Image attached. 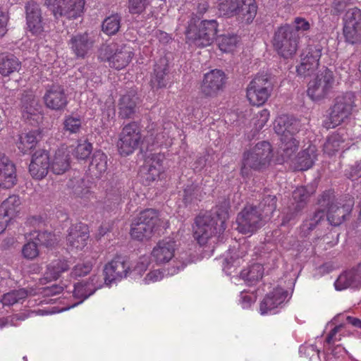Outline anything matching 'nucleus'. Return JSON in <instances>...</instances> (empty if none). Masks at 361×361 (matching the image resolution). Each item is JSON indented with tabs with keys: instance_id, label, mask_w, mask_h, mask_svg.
I'll list each match as a JSON object with an SVG mask.
<instances>
[{
	"instance_id": "nucleus-1",
	"label": "nucleus",
	"mask_w": 361,
	"mask_h": 361,
	"mask_svg": "<svg viewBox=\"0 0 361 361\" xmlns=\"http://www.w3.org/2000/svg\"><path fill=\"white\" fill-rule=\"evenodd\" d=\"M276 208V198L274 195L266 196L257 208L247 205L237 216V229L243 234L252 235L262 227L267 219H269Z\"/></svg>"
},
{
	"instance_id": "nucleus-2",
	"label": "nucleus",
	"mask_w": 361,
	"mask_h": 361,
	"mask_svg": "<svg viewBox=\"0 0 361 361\" xmlns=\"http://www.w3.org/2000/svg\"><path fill=\"white\" fill-rule=\"evenodd\" d=\"M274 130L281 135L283 150L281 157L278 158L276 161L279 164L288 161L298 147V142L293 137V134L298 131V121L288 115L279 116L275 120Z\"/></svg>"
},
{
	"instance_id": "nucleus-3",
	"label": "nucleus",
	"mask_w": 361,
	"mask_h": 361,
	"mask_svg": "<svg viewBox=\"0 0 361 361\" xmlns=\"http://www.w3.org/2000/svg\"><path fill=\"white\" fill-rule=\"evenodd\" d=\"M177 247L176 240L171 238H166L159 240L151 252V259L157 265L172 262L173 266L167 269L166 275H175L183 270L187 264V262L180 260L176 256Z\"/></svg>"
},
{
	"instance_id": "nucleus-4",
	"label": "nucleus",
	"mask_w": 361,
	"mask_h": 361,
	"mask_svg": "<svg viewBox=\"0 0 361 361\" xmlns=\"http://www.w3.org/2000/svg\"><path fill=\"white\" fill-rule=\"evenodd\" d=\"M319 203L321 206L327 207V220L331 225L336 226L341 224L345 216L350 213L354 200L350 197L335 200L334 192L328 190L322 194Z\"/></svg>"
},
{
	"instance_id": "nucleus-5",
	"label": "nucleus",
	"mask_w": 361,
	"mask_h": 361,
	"mask_svg": "<svg viewBox=\"0 0 361 361\" xmlns=\"http://www.w3.org/2000/svg\"><path fill=\"white\" fill-rule=\"evenodd\" d=\"M226 218H228V214L225 212L223 217L220 218L221 225L217 228L215 226L217 223L211 218L210 215L204 214L197 216L193 228V236L197 243L200 245H204L209 242L216 243L220 234L226 229L224 221L222 219H226Z\"/></svg>"
},
{
	"instance_id": "nucleus-6",
	"label": "nucleus",
	"mask_w": 361,
	"mask_h": 361,
	"mask_svg": "<svg viewBox=\"0 0 361 361\" xmlns=\"http://www.w3.org/2000/svg\"><path fill=\"white\" fill-rule=\"evenodd\" d=\"M273 159L269 142L262 141L243 154L241 173L247 176L250 169L259 170L267 167Z\"/></svg>"
},
{
	"instance_id": "nucleus-7",
	"label": "nucleus",
	"mask_w": 361,
	"mask_h": 361,
	"mask_svg": "<svg viewBox=\"0 0 361 361\" xmlns=\"http://www.w3.org/2000/svg\"><path fill=\"white\" fill-rule=\"evenodd\" d=\"M298 34L294 28L285 24L275 31L272 45L277 54L284 59H291L296 54L299 44Z\"/></svg>"
},
{
	"instance_id": "nucleus-8",
	"label": "nucleus",
	"mask_w": 361,
	"mask_h": 361,
	"mask_svg": "<svg viewBox=\"0 0 361 361\" xmlns=\"http://www.w3.org/2000/svg\"><path fill=\"white\" fill-rule=\"evenodd\" d=\"M255 0H219L220 15L235 16L242 23H252L257 14Z\"/></svg>"
},
{
	"instance_id": "nucleus-9",
	"label": "nucleus",
	"mask_w": 361,
	"mask_h": 361,
	"mask_svg": "<svg viewBox=\"0 0 361 361\" xmlns=\"http://www.w3.org/2000/svg\"><path fill=\"white\" fill-rule=\"evenodd\" d=\"M355 109V97L353 92L338 95L330 109L329 116L324 121L326 128H334L348 118Z\"/></svg>"
},
{
	"instance_id": "nucleus-10",
	"label": "nucleus",
	"mask_w": 361,
	"mask_h": 361,
	"mask_svg": "<svg viewBox=\"0 0 361 361\" xmlns=\"http://www.w3.org/2000/svg\"><path fill=\"white\" fill-rule=\"evenodd\" d=\"M133 56V49L126 44H104L102 46L99 52V59L107 62L111 68L116 70H121L128 66Z\"/></svg>"
},
{
	"instance_id": "nucleus-11",
	"label": "nucleus",
	"mask_w": 361,
	"mask_h": 361,
	"mask_svg": "<svg viewBox=\"0 0 361 361\" xmlns=\"http://www.w3.org/2000/svg\"><path fill=\"white\" fill-rule=\"evenodd\" d=\"M217 27L215 20H202L198 25H192L191 22L186 30L187 42L198 47L209 46L216 38Z\"/></svg>"
},
{
	"instance_id": "nucleus-12",
	"label": "nucleus",
	"mask_w": 361,
	"mask_h": 361,
	"mask_svg": "<svg viewBox=\"0 0 361 361\" xmlns=\"http://www.w3.org/2000/svg\"><path fill=\"white\" fill-rule=\"evenodd\" d=\"M272 91L270 75L259 73L250 82L246 90V97L253 106H262L269 99Z\"/></svg>"
},
{
	"instance_id": "nucleus-13",
	"label": "nucleus",
	"mask_w": 361,
	"mask_h": 361,
	"mask_svg": "<svg viewBox=\"0 0 361 361\" xmlns=\"http://www.w3.org/2000/svg\"><path fill=\"white\" fill-rule=\"evenodd\" d=\"M158 214L152 209L140 213L132 223L130 235L134 239L143 240L149 238L158 226Z\"/></svg>"
},
{
	"instance_id": "nucleus-14",
	"label": "nucleus",
	"mask_w": 361,
	"mask_h": 361,
	"mask_svg": "<svg viewBox=\"0 0 361 361\" xmlns=\"http://www.w3.org/2000/svg\"><path fill=\"white\" fill-rule=\"evenodd\" d=\"M102 287V279L99 276L93 275L88 281H82L74 284V288L72 292V296L76 299H79L78 302L73 303L66 307L62 309H57L54 307L51 311H44L39 310L38 311L39 314H49L60 312L64 310H69L74 307L78 304L81 303L84 300L92 295L97 289Z\"/></svg>"
},
{
	"instance_id": "nucleus-15",
	"label": "nucleus",
	"mask_w": 361,
	"mask_h": 361,
	"mask_svg": "<svg viewBox=\"0 0 361 361\" xmlns=\"http://www.w3.org/2000/svg\"><path fill=\"white\" fill-rule=\"evenodd\" d=\"M55 18H77L84 12L85 0H44Z\"/></svg>"
},
{
	"instance_id": "nucleus-16",
	"label": "nucleus",
	"mask_w": 361,
	"mask_h": 361,
	"mask_svg": "<svg viewBox=\"0 0 361 361\" xmlns=\"http://www.w3.org/2000/svg\"><path fill=\"white\" fill-rule=\"evenodd\" d=\"M142 135L139 125L131 122L126 125L117 142L118 152L122 156H128L134 152L141 142Z\"/></svg>"
},
{
	"instance_id": "nucleus-17",
	"label": "nucleus",
	"mask_w": 361,
	"mask_h": 361,
	"mask_svg": "<svg viewBox=\"0 0 361 361\" xmlns=\"http://www.w3.org/2000/svg\"><path fill=\"white\" fill-rule=\"evenodd\" d=\"M334 83L332 71L326 68L320 71L315 78L309 82L307 95L313 101H319L331 92Z\"/></svg>"
},
{
	"instance_id": "nucleus-18",
	"label": "nucleus",
	"mask_w": 361,
	"mask_h": 361,
	"mask_svg": "<svg viewBox=\"0 0 361 361\" xmlns=\"http://www.w3.org/2000/svg\"><path fill=\"white\" fill-rule=\"evenodd\" d=\"M343 35L345 41L351 44L361 43V10L349 9L344 17Z\"/></svg>"
},
{
	"instance_id": "nucleus-19",
	"label": "nucleus",
	"mask_w": 361,
	"mask_h": 361,
	"mask_svg": "<svg viewBox=\"0 0 361 361\" xmlns=\"http://www.w3.org/2000/svg\"><path fill=\"white\" fill-rule=\"evenodd\" d=\"M322 56L320 45L309 46L302 55L301 63L297 67L299 75L307 77L311 75L319 66V61Z\"/></svg>"
},
{
	"instance_id": "nucleus-20",
	"label": "nucleus",
	"mask_w": 361,
	"mask_h": 361,
	"mask_svg": "<svg viewBox=\"0 0 361 361\" xmlns=\"http://www.w3.org/2000/svg\"><path fill=\"white\" fill-rule=\"evenodd\" d=\"M164 156L161 154H152L145 159L141 169V176L146 184H150L159 179L164 172Z\"/></svg>"
},
{
	"instance_id": "nucleus-21",
	"label": "nucleus",
	"mask_w": 361,
	"mask_h": 361,
	"mask_svg": "<svg viewBox=\"0 0 361 361\" xmlns=\"http://www.w3.org/2000/svg\"><path fill=\"white\" fill-rule=\"evenodd\" d=\"M129 263L121 257H116L106 264L104 269V281L109 285L111 282L128 277Z\"/></svg>"
},
{
	"instance_id": "nucleus-22",
	"label": "nucleus",
	"mask_w": 361,
	"mask_h": 361,
	"mask_svg": "<svg viewBox=\"0 0 361 361\" xmlns=\"http://www.w3.org/2000/svg\"><path fill=\"white\" fill-rule=\"evenodd\" d=\"M287 291L281 287H276L266 295L260 303L261 314H276L278 308H281L287 298Z\"/></svg>"
},
{
	"instance_id": "nucleus-23",
	"label": "nucleus",
	"mask_w": 361,
	"mask_h": 361,
	"mask_svg": "<svg viewBox=\"0 0 361 361\" xmlns=\"http://www.w3.org/2000/svg\"><path fill=\"white\" fill-rule=\"evenodd\" d=\"M226 82L224 73L219 69L212 70L204 74L202 92L207 96H215L221 91Z\"/></svg>"
},
{
	"instance_id": "nucleus-24",
	"label": "nucleus",
	"mask_w": 361,
	"mask_h": 361,
	"mask_svg": "<svg viewBox=\"0 0 361 361\" xmlns=\"http://www.w3.org/2000/svg\"><path fill=\"white\" fill-rule=\"evenodd\" d=\"M49 168H51V164L48 152L44 149L36 151L32 157L29 166L31 176L35 179L41 180L47 175Z\"/></svg>"
},
{
	"instance_id": "nucleus-25",
	"label": "nucleus",
	"mask_w": 361,
	"mask_h": 361,
	"mask_svg": "<svg viewBox=\"0 0 361 361\" xmlns=\"http://www.w3.org/2000/svg\"><path fill=\"white\" fill-rule=\"evenodd\" d=\"M18 182L16 167L4 154H0V188L11 189Z\"/></svg>"
},
{
	"instance_id": "nucleus-26",
	"label": "nucleus",
	"mask_w": 361,
	"mask_h": 361,
	"mask_svg": "<svg viewBox=\"0 0 361 361\" xmlns=\"http://www.w3.org/2000/svg\"><path fill=\"white\" fill-rule=\"evenodd\" d=\"M44 101L46 106L52 110H62L68 104L67 95L59 85H52L47 89Z\"/></svg>"
},
{
	"instance_id": "nucleus-27",
	"label": "nucleus",
	"mask_w": 361,
	"mask_h": 361,
	"mask_svg": "<svg viewBox=\"0 0 361 361\" xmlns=\"http://www.w3.org/2000/svg\"><path fill=\"white\" fill-rule=\"evenodd\" d=\"M26 23L28 30L35 35H39L44 31L42 12L39 5L29 1L25 6Z\"/></svg>"
},
{
	"instance_id": "nucleus-28",
	"label": "nucleus",
	"mask_w": 361,
	"mask_h": 361,
	"mask_svg": "<svg viewBox=\"0 0 361 361\" xmlns=\"http://www.w3.org/2000/svg\"><path fill=\"white\" fill-rule=\"evenodd\" d=\"M22 116L30 124L38 123L42 118L38 99L32 94H26L22 98Z\"/></svg>"
},
{
	"instance_id": "nucleus-29",
	"label": "nucleus",
	"mask_w": 361,
	"mask_h": 361,
	"mask_svg": "<svg viewBox=\"0 0 361 361\" xmlns=\"http://www.w3.org/2000/svg\"><path fill=\"white\" fill-rule=\"evenodd\" d=\"M93 40L87 32L78 33L71 37L68 45L78 58H85L93 47Z\"/></svg>"
},
{
	"instance_id": "nucleus-30",
	"label": "nucleus",
	"mask_w": 361,
	"mask_h": 361,
	"mask_svg": "<svg viewBox=\"0 0 361 361\" xmlns=\"http://www.w3.org/2000/svg\"><path fill=\"white\" fill-rule=\"evenodd\" d=\"M88 239L89 229L87 225L79 223L70 228L67 241L71 248L83 249L87 245Z\"/></svg>"
},
{
	"instance_id": "nucleus-31",
	"label": "nucleus",
	"mask_w": 361,
	"mask_h": 361,
	"mask_svg": "<svg viewBox=\"0 0 361 361\" xmlns=\"http://www.w3.org/2000/svg\"><path fill=\"white\" fill-rule=\"evenodd\" d=\"M351 145V141L349 140L348 135L339 132L332 134L328 137L324 145V151L331 156L339 150L349 149Z\"/></svg>"
},
{
	"instance_id": "nucleus-32",
	"label": "nucleus",
	"mask_w": 361,
	"mask_h": 361,
	"mask_svg": "<svg viewBox=\"0 0 361 361\" xmlns=\"http://www.w3.org/2000/svg\"><path fill=\"white\" fill-rule=\"evenodd\" d=\"M338 290L348 288H358L361 286V273L357 269H352L341 274L334 283Z\"/></svg>"
},
{
	"instance_id": "nucleus-33",
	"label": "nucleus",
	"mask_w": 361,
	"mask_h": 361,
	"mask_svg": "<svg viewBox=\"0 0 361 361\" xmlns=\"http://www.w3.org/2000/svg\"><path fill=\"white\" fill-rule=\"evenodd\" d=\"M317 147L310 145L309 147L300 152L293 161L294 169L298 171H305L311 168L316 159Z\"/></svg>"
},
{
	"instance_id": "nucleus-34",
	"label": "nucleus",
	"mask_w": 361,
	"mask_h": 361,
	"mask_svg": "<svg viewBox=\"0 0 361 361\" xmlns=\"http://www.w3.org/2000/svg\"><path fill=\"white\" fill-rule=\"evenodd\" d=\"M69 151L68 148L62 146L59 148L51 160V169L55 174H62L69 168Z\"/></svg>"
},
{
	"instance_id": "nucleus-35",
	"label": "nucleus",
	"mask_w": 361,
	"mask_h": 361,
	"mask_svg": "<svg viewBox=\"0 0 361 361\" xmlns=\"http://www.w3.org/2000/svg\"><path fill=\"white\" fill-rule=\"evenodd\" d=\"M21 203V199L18 195H10L0 204V213L10 221L20 214Z\"/></svg>"
},
{
	"instance_id": "nucleus-36",
	"label": "nucleus",
	"mask_w": 361,
	"mask_h": 361,
	"mask_svg": "<svg viewBox=\"0 0 361 361\" xmlns=\"http://www.w3.org/2000/svg\"><path fill=\"white\" fill-rule=\"evenodd\" d=\"M42 134V130L37 129L22 133L16 142L17 147L23 154L28 153L37 144V137Z\"/></svg>"
},
{
	"instance_id": "nucleus-37",
	"label": "nucleus",
	"mask_w": 361,
	"mask_h": 361,
	"mask_svg": "<svg viewBox=\"0 0 361 361\" xmlns=\"http://www.w3.org/2000/svg\"><path fill=\"white\" fill-rule=\"evenodd\" d=\"M68 268L69 264L66 260L56 259L52 261L47 267L44 278L42 279V283L56 280L61 274L67 271Z\"/></svg>"
},
{
	"instance_id": "nucleus-38",
	"label": "nucleus",
	"mask_w": 361,
	"mask_h": 361,
	"mask_svg": "<svg viewBox=\"0 0 361 361\" xmlns=\"http://www.w3.org/2000/svg\"><path fill=\"white\" fill-rule=\"evenodd\" d=\"M137 97L134 94L122 96L119 102V115L123 118L131 117L135 112Z\"/></svg>"
},
{
	"instance_id": "nucleus-39",
	"label": "nucleus",
	"mask_w": 361,
	"mask_h": 361,
	"mask_svg": "<svg viewBox=\"0 0 361 361\" xmlns=\"http://www.w3.org/2000/svg\"><path fill=\"white\" fill-rule=\"evenodd\" d=\"M167 64L165 59H161L159 63L155 65L154 74L152 76L150 83L152 88H161L166 85Z\"/></svg>"
},
{
	"instance_id": "nucleus-40",
	"label": "nucleus",
	"mask_w": 361,
	"mask_h": 361,
	"mask_svg": "<svg viewBox=\"0 0 361 361\" xmlns=\"http://www.w3.org/2000/svg\"><path fill=\"white\" fill-rule=\"evenodd\" d=\"M336 319H334L331 322L327 324V327H331V329L328 334L326 342L327 344H334L337 341L341 340L343 336L349 335L350 329L346 324H335Z\"/></svg>"
},
{
	"instance_id": "nucleus-41",
	"label": "nucleus",
	"mask_w": 361,
	"mask_h": 361,
	"mask_svg": "<svg viewBox=\"0 0 361 361\" xmlns=\"http://www.w3.org/2000/svg\"><path fill=\"white\" fill-rule=\"evenodd\" d=\"M149 264V258L147 256L140 257L137 262L129 264L128 277L134 280H141Z\"/></svg>"
},
{
	"instance_id": "nucleus-42",
	"label": "nucleus",
	"mask_w": 361,
	"mask_h": 361,
	"mask_svg": "<svg viewBox=\"0 0 361 361\" xmlns=\"http://www.w3.org/2000/svg\"><path fill=\"white\" fill-rule=\"evenodd\" d=\"M20 62L13 55H6L0 59V73L4 76H8L12 73L18 71Z\"/></svg>"
},
{
	"instance_id": "nucleus-43",
	"label": "nucleus",
	"mask_w": 361,
	"mask_h": 361,
	"mask_svg": "<svg viewBox=\"0 0 361 361\" xmlns=\"http://www.w3.org/2000/svg\"><path fill=\"white\" fill-rule=\"evenodd\" d=\"M107 157L102 151H96L90 164V170L96 176H100L106 171Z\"/></svg>"
},
{
	"instance_id": "nucleus-44",
	"label": "nucleus",
	"mask_w": 361,
	"mask_h": 361,
	"mask_svg": "<svg viewBox=\"0 0 361 361\" xmlns=\"http://www.w3.org/2000/svg\"><path fill=\"white\" fill-rule=\"evenodd\" d=\"M37 292L32 290L30 293L24 288L16 290H12L4 294L1 300V303L4 306L13 305L15 303L20 302L26 298L28 295H35Z\"/></svg>"
},
{
	"instance_id": "nucleus-45",
	"label": "nucleus",
	"mask_w": 361,
	"mask_h": 361,
	"mask_svg": "<svg viewBox=\"0 0 361 361\" xmlns=\"http://www.w3.org/2000/svg\"><path fill=\"white\" fill-rule=\"evenodd\" d=\"M310 192L305 187L301 186L297 188L293 192V204L296 212H300L305 207L309 199Z\"/></svg>"
},
{
	"instance_id": "nucleus-46",
	"label": "nucleus",
	"mask_w": 361,
	"mask_h": 361,
	"mask_svg": "<svg viewBox=\"0 0 361 361\" xmlns=\"http://www.w3.org/2000/svg\"><path fill=\"white\" fill-rule=\"evenodd\" d=\"M264 268L260 264H253L249 271L243 270L240 273V276L243 280L249 283H253L261 279L263 276Z\"/></svg>"
},
{
	"instance_id": "nucleus-47",
	"label": "nucleus",
	"mask_w": 361,
	"mask_h": 361,
	"mask_svg": "<svg viewBox=\"0 0 361 361\" xmlns=\"http://www.w3.org/2000/svg\"><path fill=\"white\" fill-rule=\"evenodd\" d=\"M325 213L322 210H317L314 214L309 218L306 219L302 226V231L304 235L308 233L310 231L313 230L317 225L324 219Z\"/></svg>"
},
{
	"instance_id": "nucleus-48",
	"label": "nucleus",
	"mask_w": 361,
	"mask_h": 361,
	"mask_svg": "<svg viewBox=\"0 0 361 361\" xmlns=\"http://www.w3.org/2000/svg\"><path fill=\"white\" fill-rule=\"evenodd\" d=\"M238 42V37L235 35H223L218 38L219 47L223 52L233 51Z\"/></svg>"
},
{
	"instance_id": "nucleus-49",
	"label": "nucleus",
	"mask_w": 361,
	"mask_h": 361,
	"mask_svg": "<svg viewBox=\"0 0 361 361\" xmlns=\"http://www.w3.org/2000/svg\"><path fill=\"white\" fill-rule=\"evenodd\" d=\"M121 19L118 15L107 17L102 23V30L109 35L116 34L120 28Z\"/></svg>"
},
{
	"instance_id": "nucleus-50",
	"label": "nucleus",
	"mask_w": 361,
	"mask_h": 361,
	"mask_svg": "<svg viewBox=\"0 0 361 361\" xmlns=\"http://www.w3.org/2000/svg\"><path fill=\"white\" fill-rule=\"evenodd\" d=\"M94 261L89 259L78 263L71 271V276L74 278L85 276L92 269Z\"/></svg>"
},
{
	"instance_id": "nucleus-51",
	"label": "nucleus",
	"mask_w": 361,
	"mask_h": 361,
	"mask_svg": "<svg viewBox=\"0 0 361 361\" xmlns=\"http://www.w3.org/2000/svg\"><path fill=\"white\" fill-rule=\"evenodd\" d=\"M82 127V121L78 116H66L63 121L64 130L70 133H77Z\"/></svg>"
},
{
	"instance_id": "nucleus-52",
	"label": "nucleus",
	"mask_w": 361,
	"mask_h": 361,
	"mask_svg": "<svg viewBox=\"0 0 361 361\" xmlns=\"http://www.w3.org/2000/svg\"><path fill=\"white\" fill-rule=\"evenodd\" d=\"M269 116L270 113L268 109H262L254 116V117L251 120V123L257 130H259L267 123Z\"/></svg>"
},
{
	"instance_id": "nucleus-53",
	"label": "nucleus",
	"mask_w": 361,
	"mask_h": 361,
	"mask_svg": "<svg viewBox=\"0 0 361 361\" xmlns=\"http://www.w3.org/2000/svg\"><path fill=\"white\" fill-rule=\"evenodd\" d=\"M152 0H128V8L130 13L140 14L150 5Z\"/></svg>"
},
{
	"instance_id": "nucleus-54",
	"label": "nucleus",
	"mask_w": 361,
	"mask_h": 361,
	"mask_svg": "<svg viewBox=\"0 0 361 361\" xmlns=\"http://www.w3.org/2000/svg\"><path fill=\"white\" fill-rule=\"evenodd\" d=\"M165 273L160 269L149 271L142 278V283L148 285L161 281Z\"/></svg>"
},
{
	"instance_id": "nucleus-55",
	"label": "nucleus",
	"mask_w": 361,
	"mask_h": 361,
	"mask_svg": "<svg viewBox=\"0 0 361 361\" xmlns=\"http://www.w3.org/2000/svg\"><path fill=\"white\" fill-rule=\"evenodd\" d=\"M299 353L301 355L309 357L310 361H319V351L314 345H302L300 347Z\"/></svg>"
},
{
	"instance_id": "nucleus-56",
	"label": "nucleus",
	"mask_w": 361,
	"mask_h": 361,
	"mask_svg": "<svg viewBox=\"0 0 361 361\" xmlns=\"http://www.w3.org/2000/svg\"><path fill=\"white\" fill-rule=\"evenodd\" d=\"M38 243L37 242H28L22 249V253L25 258L27 259H33L39 255Z\"/></svg>"
},
{
	"instance_id": "nucleus-57",
	"label": "nucleus",
	"mask_w": 361,
	"mask_h": 361,
	"mask_svg": "<svg viewBox=\"0 0 361 361\" xmlns=\"http://www.w3.org/2000/svg\"><path fill=\"white\" fill-rule=\"evenodd\" d=\"M92 151V145L91 143L84 141L79 143L75 148V154L78 159H85L87 158Z\"/></svg>"
},
{
	"instance_id": "nucleus-58",
	"label": "nucleus",
	"mask_w": 361,
	"mask_h": 361,
	"mask_svg": "<svg viewBox=\"0 0 361 361\" xmlns=\"http://www.w3.org/2000/svg\"><path fill=\"white\" fill-rule=\"evenodd\" d=\"M354 1L355 0H333L331 12L334 15H338L341 13L348 5L353 4Z\"/></svg>"
},
{
	"instance_id": "nucleus-59",
	"label": "nucleus",
	"mask_w": 361,
	"mask_h": 361,
	"mask_svg": "<svg viewBox=\"0 0 361 361\" xmlns=\"http://www.w3.org/2000/svg\"><path fill=\"white\" fill-rule=\"evenodd\" d=\"M63 293V295H71V292L68 290L64 291V288L61 286L53 285L51 286H47L42 288L41 293L45 296H54L57 294Z\"/></svg>"
},
{
	"instance_id": "nucleus-60",
	"label": "nucleus",
	"mask_w": 361,
	"mask_h": 361,
	"mask_svg": "<svg viewBox=\"0 0 361 361\" xmlns=\"http://www.w3.org/2000/svg\"><path fill=\"white\" fill-rule=\"evenodd\" d=\"M76 184H73V181H71V187L73 194L77 197H82L87 194L89 190L87 188L83 187V181L81 179L76 180Z\"/></svg>"
},
{
	"instance_id": "nucleus-61",
	"label": "nucleus",
	"mask_w": 361,
	"mask_h": 361,
	"mask_svg": "<svg viewBox=\"0 0 361 361\" xmlns=\"http://www.w3.org/2000/svg\"><path fill=\"white\" fill-rule=\"evenodd\" d=\"M294 30L298 34V31H307L310 28V23L303 18L297 17L294 20Z\"/></svg>"
},
{
	"instance_id": "nucleus-62",
	"label": "nucleus",
	"mask_w": 361,
	"mask_h": 361,
	"mask_svg": "<svg viewBox=\"0 0 361 361\" xmlns=\"http://www.w3.org/2000/svg\"><path fill=\"white\" fill-rule=\"evenodd\" d=\"M346 176L353 180L360 178L361 183V161L351 167L349 171H346Z\"/></svg>"
},
{
	"instance_id": "nucleus-63",
	"label": "nucleus",
	"mask_w": 361,
	"mask_h": 361,
	"mask_svg": "<svg viewBox=\"0 0 361 361\" xmlns=\"http://www.w3.org/2000/svg\"><path fill=\"white\" fill-rule=\"evenodd\" d=\"M196 191L193 188H188L185 189L183 192V201L186 205L192 204L195 202L196 197L195 195Z\"/></svg>"
},
{
	"instance_id": "nucleus-64",
	"label": "nucleus",
	"mask_w": 361,
	"mask_h": 361,
	"mask_svg": "<svg viewBox=\"0 0 361 361\" xmlns=\"http://www.w3.org/2000/svg\"><path fill=\"white\" fill-rule=\"evenodd\" d=\"M254 302L255 299L252 296L247 295V293L244 292L241 293L240 304L243 309L250 307Z\"/></svg>"
}]
</instances>
